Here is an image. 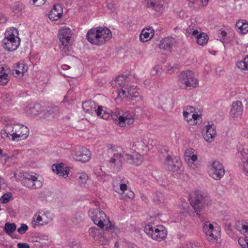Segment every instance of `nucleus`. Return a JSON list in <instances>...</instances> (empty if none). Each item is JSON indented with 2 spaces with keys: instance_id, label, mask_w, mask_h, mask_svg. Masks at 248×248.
I'll list each match as a JSON object with an SVG mask.
<instances>
[{
  "instance_id": "f257e3e1",
  "label": "nucleus",
  "mask_w": 248,
  "mask_h": 248,
  "mask_svg": "<svg viewBox=\"0 0 248 248\" xmlns=\"http://www.w3.org/2000/svg\"><path fill=\"white\" fill-rule=\"evenodd\" d=\"M112 34L108 29H103L99 27L89 30L86 35L89 42L95 45H101L108 41L111 38Z\"/></svg>"
},
{
  "instance_id": "f03ea898",
  "label": "nucleus",
  "mask_w": 248,
  "mask_h": 248,
  "mask_svg": "<svg viewBox=\"0 0 248 248\" xmlns=\"http://www.w3.org/2000/svg\"><path fill=\"white\" fill-rule=\"evenodd\" d=\"M178 84L183 89L196 88L199 84L197 78L194 77V74L191 71L181 72L178 77Z\"/></svg>"
},
{
  "instance_id": "7ed1b4c3",
  "label": "nucleus",
  "mask_w": 248,
  "mask_h": 248,
  "mask_svg": "<svg viewBox=\"0 0 248 248\" xmlns=\"http://www.w3.org/2000/svg\"><path fill=\"white\" fill-rule=\"evenodd\" d=\"M144 231L152 239L158 241H161L165 239L167 235L166 229L161 225L155 228L148 224L146 225Z\"/></svg>"
},
{
  "instance_id": "20e7f679",
  "label": "nucleus",
  "mask_w": 248,
  "mask_h": 248,
  "mask_svg": "<svg viewBox=\"0 0 248 248\" xmlns=\"http://www.w3.org/2000/svg\"><path fill=\"white\" fill-rule=\"evenodd\" d=\"M209 198L197 191L194 193V196L191 199V205L193 207L195 212L199 215L198 212L203 208L204 205L207 204Z\"/></svg>"
},
{
  "instance_id": "39448f33",
  "label": "nucleus",
  "mask_w": 248,
  "mask_h": 248,
  "mask_svg": "<svg viewBox=\"0 0 248 248\" xmlns=\"http://www.w3.org/2000/svg\"><path fill=\"white\" fill-rule=\"evenodd\" d=\"M33 173L25 172L21 180L22 185L29 189H34L42 186V183Z\"/></svg>"
},
{
  "instance_id": "423d86ee",
  "label": "nucleus",
  "mask_w": 248,
  "mask_h": 248,
  "mask_svg": "<svg viewBox=\"0 0 248 248\" xmlns=\"http://www.w3.org/2000/svg\"><path fill=\"white\" fill-rule=\"evenodd\" d=\"M115 122V124L120 127H125L132 124L134 122V118L132 116L124 114L123 115H120L119 111L111 112L110 111V116Z\"/></svg>"
},
{
  "instance_id": "0eeeda50",
  "label": "nucleus",
  "mask_w": 248,
  "mask_h": 248,
  "mask_svg": "<svg viewBox=\"0 0 248 248\" xmlns=\"http://www.w3.org/2000/svg\"><path fill=\"white\" fill-rule=\"evenodd\" d=\"M209 175L213 179L220 180L225 174V170L222 164L218 161H214L209 169Z\"/></svg>"
},
{
  "instance_id": "6e6552de",
  "label": "nucleus",
  "mask_w": 248,
  "mask_h": 248,
  "mask_svg": "<svg viewBox=\"0 0 248 248\" xmlns=\"http://www.w3.org/2000/svg\"><path fill=\"white\" fill-rule=\"evenodd\" d=\"M29 133V130L27 126L23 125L16 124L13 127L11 135L12 137L13 140H20L26 139Z\"/></svg>"
},
{
  "instance_id": "1a4fd4ad",
  "label": "nucleus",
  "mask_w": 248,
  "mask_h": 248,
  "mask_svg": "<svg viewBox=\"0 0 248 248\" xmlns=\"http://www.w3.org/2000/svg\"><path fill=\"white\" fill-rule=\"evenodd\" d=\"M89 215L93 222L100 228L104 227V222L105 221L106 215L99 209H91L89 211Z\"/></svg>"
},
{
  "instance_id": "9d476101",
  "label": "nucleus",
  "mask_w": 248,
  "mask_h": 248,
  "mask_svg": "<svg viewBox=\"0 0 248 248\" xmlns=\"http://www.w3.org/2000/svg\"><path fill=\"white\" fill-rule=\"evenodd\" d=\"M91 155V152L88 149L83 146H78L76 148L74 158L77 161L85 162L89 161Z\"/></svg>"
},
{
  "instance_id": "9b49d317",
  "label": "nucleus",
  "mask_w": 248,
  "mask_h": 248,
  "mask_svg": "<svg viewBox=\"0 0 248 248\" xmlns=\"http://www.w3.org/2000/svg\"><path fill=\"white\" fill-rule=\"evenodd\" d=\"M72 37V33L70 29L68 28H62L59 31L58 37L64 46H68L70 43V40Z\"/></svg>"
},
{
  "instance_id": "f8f14e48",
  "label": "nucleus",
  "mask_w": 248,
  "mask_h": 248,
  "mask_svg": "<svg viewBox=\"0 0 248 248\" xmlns=\"http://www.w3.org/2000/svg\"><path fill=\"white\" fill-rule=\"evenodd\" d=\"M243 111V106L241 101H237L232 105L230 110V116L234 119L240 118Z\"/></svg>"
},
{
  "instance_id": "ddd939ff",
  "label": "nucleus",
  "mask_w": 248,
  "mask_h": 248,
  "mask_svg": "<svg viewBox=\"0 0 248 248\" xmlns=\"http://www.w3.org/2000/svg\"><path fill=\"white\" fill-rule=\"evenodd\" d=\"M10 39H4L3 40V47L8 51H13L17 48L20 45L19 38Z\"/></svg>"
},
{
  "instance_id": "4468645a",
  "label": "nucleus",
  "mask_w": 248,
  "mask_h": 248,
  "mask_svg": "<svg viewBox=\"0 0 248 248\" xmlns=\"http://www.w3.org/2000/svg\"><path fill=\"white\" fill-rule=\"evenodd\" d=\"M59 108L54 105L48 106L44 110L42 118L46 120H51L53 119L59 113Z\"/></svg>"
},
{
  "instance_id": "2eb2a0df",
  "label": "nucleus",
  "mask_w": 248,
  "mask_h": 248,
  "mask_svg": "<svg viewBox=\"0 0 248 248\" xmlns=\"http://www.w3.org/2000/svg\"><path fill=\"white\" fill-rule=\"evenodd\" d=\"M124 160V156L119 153H114L109 162L111 167H113L117 171L121 169Z\"/></svg>"
},
{
  "instance_id": "dca6fc26",
  "label": "nucleus",
  "mask_w": 248,
  "mask_h": 248,
  "mask_svg": "<svg viewBox=\"0 0 248 248\" xmlns=\"http://www.w3.org/2000/svg\"><path fill=\"white\" fill-rule=\"evenodd\" d=\"M63 14V9L60 4H55L50 12L48 17L52 21H57L60 19Z\"/></svg>"
},
{
  "instance_id": "f3484780",
  "label": "nucleus",
  "mask_w": 248,
  "mask_h": 248,
  "mask_svg": "<svg viewBox=\"0 0 248 248\" xmlns=\"http://www.w3.org/2000/svg\"><path fill=\"white\" fill-rule=\"evenodd\" d=\"M176 163H174L171 156L168 155L165 158L164 165L170 171H177L179 169V165L180 163L177 160Z\"/></svg>"
},
{
  "instance_id": "a211bd4d",
  "label": "nucleus",
  "mask_w": 248,
  "mask_h": 248,
  "mask_svg": "<svg viewBox=\"0 0 248 248\" xmlns=\"http://www.w3.org/2000/svg\"><path fill=\"white\" fill-rule=\"evenodd\" d=\"M206 128V132L203 135V138L206 141L212 142L216 135V126L214 124H208Z\"/></svg>"
},
{
  "instance_id": "6ab92c4d",
  "label": "nucleus",
  "mask_w": 248,
  "mask_h": 248,
  "mask_svg": "<svg viewBox=\"0 0 248 248\" xmlns=\"http://www.w3.org/2000/svg\"><path fill=\"white\" fill-rule=\"evenodd\" d=\"M192 35L195 37L197 43L200 46H203L205 45L208 41L209 37L207 34L206 33H199L198 30H195L193 31Z\"/></svg>"
},
{
  "instance_id": "aec40b11",
  "label": "nucleus",
  "mask_w": 248,
  "mask_h": 248,
  "mask_svg": "<svg viewBox=\"0 0 248 248\" xmlns=\"http://www.w3.org/2000/svg\"><path fill=\"white\" fill-rule=\"evenodd\" d=\"M174 42V39L172 37H166L163 39L159 44L160 49L171 51L172 46Z\"/></svg>"
},
{
  "instance_id": "412c9836",
  "label": "nucleus",
  "mask_w": 248,
  "mask_h": 248,
  "mask_svg": "<svg viewBox=\"0 0 248 248\" xmlns=\"http://www.w3.org/2000/svg\"><path fill=\"white\" fill-rule=\"evenodd\" d=\"M154 30L151 28L144 29L140 35V40L142 42H146L150 40L154 36Z\"/></svg>"
},
{
  "instance_id": "4be33fe9",
  "label": "nucleus",
  "mask_w": 248,
  "mask_h": 248,
  "mask_svg": "<svg viewBox=\"0 0 248 248\" xmlns=\"http://www.w3.org/2000/svg\"><path fill=\"white\" fill-rule=\"evenodd\" d=\"M82 107L86 113L93 114L95 113L97 106L94 101L89 100L83 102Z\"/></svg>"
},
{
  "instance_id": "5701e85b",
  "label": "nucleus",
  "mask_w": 248,
  "mask_h": 248,
  "mask_svg": "<svg viewBox=\"0 0 248 248\" xmlns=\"http://www.w3.org/2000/svg\"><path fill=\"white\" fill-rule=\"evenodd\" d=\"M95 113L98 116L105 120L108 119L110 116V110L101 106L97 107Z\"/></svg>"
},
{
  "instance_id": "b1692460",
  "label": "nucleus",
  "mask_w": 248,
  "mask_h": 248,
  "mask_svg": "<svg viewBox=\"0 0 248 248\" xmlns=\"http://www.w3.org/2000/svg\"><path fill=\"white\" fill-rule=\"evenodd\" d=\"M147 6L156 11L160 12L163 7V4L161 1L156 0H148Z\"/></svg>"
},
{
  "instance_id": "393cba45",
  "label": "nucleus",
  "mask_w": 248,
  "mask_h": 248,
  "mask_svg": "<svg viewBox=\"0 0 248 248\" xmlns=\"http://www.w3.org/2000/svg\"><path fill=\"white\" fill-rule=\"evenodd\" d=\"M52 170L59 176L64 177H66L68 174L67 170H65L62 166L59 164H54L52 166Z\"/></svg>"
},
{
  "instance_id": "a878e982",
  "label": "nucleus",
  "mask_w": 248,
  "mask_h": 248,
  "mask_svg": "<svg viewBox=\"0 0 248 248\" xmlns=\"http://www.w3.org/2000/svg\"><path fill=\"white\" fill-rule=\"evenodd\" d=\"M15 71L16 74L19 75L20 74H23L28 71V65L24 62H19L15 64Z\"/></svg>"
},
{
  "instance_id": "bb28decb",
  "label": "nucleus",
  "mask_w": 248,
  "mask_h": 248,
  "mask_svg": "<svg viewBox=\"0 0 248 248\" xmlns=\"http://www.w3.org/2000/svg\"><path fill=\"white\" fill-rule=\"evenodd\" d=\"M16 226L15 223L6 222L4 225V231L6 234L11 235L16 231Z\"/></svg>"
},
{
  "instance_id": "cd10ccee",
  "label": "nucleus",
  "mask_w": 248,
  "mask_h": 248,
  "mask_svg": "<svg viewBox=\"0 0 248 248\" xmlns=\"http://www.w3.org/2000/svg\"><path fill=\"white\" fill-rule=\"evenodd\" d=\"M18 31L17 29L16 28H11L10 30L6 31L5 33V37L4 39H10L13 40L12 38H16L17 39Z\"/></svg>"
},
{
  "instance_id": "c85d7f7f",
  "label": "nucleus",
  "mask_w": 248,
  "mask_h": 248,
  "mask_svg": "<svg viewBox=\"0 0 248 248\" xmlns=\"http://www.w3.org/2000/svg\"><path fill=\"white\" fill-rule=\"evenodd\" d=\"M90 235L96 240H97L99 235L104 232V231L96 228H91L89 231Z\"/></svg>"
},
{
  "instance_id": "c756f323",
  "label": "nucleus",
  "mask_w": 248,
  "mask_h": 248,
  "mask_svg": "<svg viewBox=\"0 0 248 248\" xmlns=\"http://www.w3.org/2000/svg\"><path fill=\"white\" fill-rule=\"evenodd\" d=\"M236 66L241 70L248 71V55L243 61L237 62Z\"/></svg>"
},
{
  "instance_id": "7c9ffc66",
  "label": "nucleus",
  "mask_w": 248,
  "mask_h": 248,
  "mask_svg": "<svg viewBox=\"0 0 248 248\" xmlns=\"http://www.w3.org/2000/svg\"><path fill=\"white\" fill-rule=\"evenodd\" d=\"M77 177H78L77 180L78 182L80 185L86 184L88 179V176L85 172L78 173Z\"/></svg>"
},
{
  "instance_id": "2f4dec72",
  "label": "nucleus",
  "mask_w": 248,
  "mask_h": 248,
  "mask_svg": "<svg viewBox=\"0 0 248 248\" xmlns=\"http://www.w3.org/2000/svg\"><path fill=\"white\" fill-rule=\"evenodd\" d=\"M94 173L98 180H102L103 181L106 180L107 174L105 171L102 170L100 167L95 169L94 170Z\"/></svg>"
},
{
  "instance_id": "473e14b6",
  "label": "nucleus",
  "mask_w": 248,
  "mask_h": 248,
  "mask_svg": "<svg viewBox=\"0 0 248 248\" xmlns=\"http://www.w3.org/2000/svg\"><path fill=\"white\" fill-rule=\"evenodd\" d=\"M154 201L157 204L162 202L164 201L163 194L160 192H156L154 195Z\"/></svg>"
},
{
  "instance_id": "72a5a7b5",
  "label": "nucleus",
  "mask_w": 248,
  "mask_h": 248,
  "mask_svg": "<svg viewBox=\"0 0 248 248\" xmlns=\"http://www.w3.org/2000/svg\"><path fill=\"white\" fill-rule=\"evenodd\" d=\"M13 196L11 193L7 192L5 193L0 199V202L2 203H7L12 200Z\"/></svg>"
},
{
  "instance_id": "f704fd0d",
  "label": "nucleus",
  "mask_w": 248,
  "mask_h": 248,
  "mask_svg": "<svg viewBox=\"0 0 248 248\" xmlns=\"http://www.w3.org/2000/svg\"><path fill=\"white\" fill-rule=\"evenodd\" d=\"M133 146L135 147L138 151L140 152L141 150H144L143 147H146L144 142L141 140H139L135 141Z\"/></svg>"
},
{
  "instance_id": "c9c22d12",
  "label": "nucleus",
  "mask_w": 248,
  "mask_h": 248,
  "mask_svg": "<svg viewBox=\"0 0 248 248\" xmlns=\"http://www.w3.org/2000/svg\"><path fill=\"white\" fill-rule=\"evenodd\" d=\"M47 214H50L49 213H46V214H44L43 215V217H41V216L40 215H38L37 217H36V220L37 221H43V223H42L41 225H43L44 224H46L48 222H50V221H51L52 220V217H49V218H48L47 219H45V217H46V215Z\"/></svg>"
},
{
  "instance_id": "e433bc0d",
  "label": "nucleus",
  "mask_w": 248,
  "mask_h": 248,
  "mask_svg": "<svg viewBox=\"0 0 248 248\" xmlns=\"http://www.w3.org/2000/svg\"><path fill=\"white\" fill-rule=\"evenodd\" d=\"M101 245H106L108 244V239L103 235V233H101L97 240H95Z\"/></svg>"
},
{
  "instance_id": "4c0bfd02",
  "label": "nucleus",
  "mask_w": 248,
  "mask_h": 248,
  "mask_svg": "<svg viewBox=\"0 0 248 248\" xmlns=\"http://www.w3.org/2000/svg\"><path fill=\"white\" fill-rule=\"evenodd\" d=\"M162 72V67L160 65L157 64L152 71L151 74L153 76L160 74Z\"/></svg>"
},
{
  "instance_id": "58836bf2",
  "label": "nucleus",
  "mask_w": 248,
  "mask_h": 248,
  "mask_svg": "<svg viewBox=\"0 0 248 248\" xmlns=\"http://www.w3.org/2000/svg\"><path fill=\"white\" fill-rule=\"evenodd\" d=\"M8 74H2L0 75V85H5L8 83L9 81Z\"/></svg>"
},
{
  "instance_id": "ea45409f",
  "label": "nucleus",
  "mask_w": 248,
  "mask_h": 248,
  "mask_svg": "<svg viewBox=\"0 0 248 248\" xmlns=\"http://www.w3.org/2000/svg\"><path fill=\"white\" fill-rule=\"evenodd\" d=\"M204 232H205L206 236L207 237V239L209 241L213 240V239H215V236L214 235L213 231L214 230H203Z\"/></svg>"
},
{
  "instance_id": "a19ab883",
  "label": "nucleus",
  "mask_w": 248,
  "mask_h": 248,
  "mask_svg": "<svg viewBox=\"0 0 248 248\" xmlns=\"http://www.w3.org/2000/svg\"><path fill=\"white\" fill-rule=\"evenodd\" d=\"M24 6L22 4H17L13 6L12 10L14 13L18 14L21 12Z\"/></svg>"
},
{
  "instance_id": "79ce46f5",
  "label": "nucleus",
  "mask_w": 248,
  "mask_h": 248,
  "mask_svg": "<svg viewBox=\"0 0 248 248\" xmlns=\"http://www.w3.org/2000/svg\"><path fill=\"white\" fill-rule=\"evenodd\" d=\"M125 80V77H124L123 75L119 76L116 78L114 80L115 84L114 86H116L117 84L121 86L122 84L123 83V81Z\"/></svg>"
},
{
  "instance_id": "37998d69",
  "label": "nucleus",
  "mask_w": 248,
  "mask_h": 248,
  "mask_svg": "<svg viewBox=\"0 0 248 248\" xmlns=\"http://www.w3.org/2000/svg\"><path fill=\"white\" fill-rule=\"evenodd\" d=\"M28 229V226L26 224L22 223L21 226L17 229V232L20 234H24Z\"/></svg>"
},
{
  "instance_id": "c03bdc74",
  "label": "nucleus",
  "mask_w": 248,
  "mask_h": 248,
  "mask_svg": "<svg viewBox=\"0 0 248 248\" xmlns=\"http://www.w3.org/2000/svg\"><path fill=\"white\" fill-rule=\"evenodd\" d=\"M41 111V107L39 105H35L34 107L31 108V113L34 115L39 114Z\"/></svg>"
},
{
  "instance_id": "a18cd8bd",
  "label": "nucleus",
  "mask_w": 248,
  "mask_h": 248,
  "mask_svg": "<svg viewBox=\"0 0 248 248\" xmlns=\"http://www.w3.org/2000/svg\"><path fill=\"white\" fill-rule=\"evenodd\" d=\"M128 93V88L125 89H122V91L119 93V96L120 97L124 96L125 98H128L129 94Z\"/></svg>"
},
{
  "instance_id": "49530a36",
  "label": "nucleus",
  "mask_w": 248,
  "mask_h": 248,
  "mask_svg": "<svg viewBox=\"0 0 248 248\" xmlns=\"http://www.w3.org/2000/svg\"><path fill=\"white\" fill-rule=\"evenodd\" d=\"M240 31L242 33L245 34L248 32V23L244 22Z\"/></svg>"
},
{
  "instance_id": "de8ad7c7",
  "label": "nucleus",
  "mask_w": 248,
  "mask_h": 248,
  "mask_svg": "<svg viewBox=\"0 0 248 248\" xmlns=\"http://www.w3.org/2000/svg\"><path fill=\"white\" fill-rule=\"evenodd\" d=\"M108 8L112 12H114L116 9V6L113 0H111L110 2L108 3Z\"/></svg>"
},
{
  "instance_id": "09e8293b",
  "label": "nucleus",
  "mask_w": 248,
  "mask_h": 248,
  "mask_svg": "<svg viewBox=\"0 0 248 248\" xmlns=\"http://www.w3.org/2000/svg\"><path fill=\"white\" fill-rule=\"evenodd\" d=\"M203 230H214V226L212 224H209L208 222H206L204 223V225L203 227Z\"/></svg>"
},
{
  "instance_id": "8fccbe9b",
  "label": "nucleus",
  "mask_w": 248,
  "mask_h": 248,
  "mask_svg": "<svg viewBox=\"0 0 248 248\" xmlns=\"http://www.w3.org/2000/svg\"><path fill=\"white\" fill-rule=\"evenodd\" d=\"M186 159H187L188 161H191L194 162L197 160V156L196 155H193L191 156L186 155Z\"/></svg>"
},
{
  "instance_id": "3c124183",
  "label": "nucleus",
  "mask_w": 248,
  "mask_h": 248,
  "mask_svg": "<svg viewBox=\"0 0 248 248\" xmlns=\"http://www.w3.org/2000/svg\"><path fill=\"white\" fill-rule=\"evenodd\" d=\"M17 246L18 248H30L29 245L27 243H18Z\"/></svg>"
},
{
  "instance_id": "603ef678",
  "label": "nucleus",
  "mask_w": 248,
  "mask_h": 248,
  "mask_svg": "<svg viewBox=\"0 0 248 248\" xmlns=\"http://www.w3.org/2000/svg\"><path fill=\"white\" fill-rule=\"evenodd\" d=\"M109 229L113 230V231L115 233H119L120 232V230L118 227H116L115 225H110Z\"/></svg>"
},
{
  "instance_id": "864d4df0",
  "label": "nucleus",
  "mask_w": 248,
  "mask_h": 248,
  "mask_svg": "<svg viewBox=\"0 0 248 248\" xmlns=\"http://www.w3.org/2000/svg\"><path fill=\"white\" fill-rule=\"evenodd\" d=\"M7 21L6 17L2 14H0V24H4Z\"/></svg>"
},
{
  "instance_id": "5fc2aeb1",
  "label": "nucleus",
  "mask_w": 248,
  "mask_h": 248,
  "mask_svg": "<svg viewBox=\"0 0 248 248\" xmlns=\"http://www.w3.org/2000/svg\"><path fill=\"white\" fill-rule=\"evenodd\" d=\"M244 21L243 20H239L236 23V27L240 30L242 25H243Z\"/></svg>"
},
{
  "instance_id": "6e6d98bb",
  "label": "nucleus",
  "mask_w": 248,
  "mask_h": 248,
  "mask_svg": "<svg viewBox=\"0 0 248 248\" xmlns=\"http://www.w3.org/2000/svg\"><path fill=\"white\" fill-rule=\"evenodd\" d=\"M225 229L227 230H231V224L230 222H228L226 221L224 223Z\"/></svg>"
},
{
  "instance_id": "4d7b16f0",
  "label": "nucleus",
  "mask_w": 248,
  "mask_h": 248,
  "mask_svg": "<svg viewBox=\"0 0 248 248\" xmlns=\"http://www.w3.org/2000/svg\"><path fill=\"white\" fill-rule=\"evenodd\" d=\"M128 93H129V98H132L133 97H136V95L132 91L131 89L128 88Z\"/></svg>"
},
{
  "instance_id": "13d9d810",
  "label": "nucleus",
  "mask_w": 248,
  "mask_h": 248,
  "mask_svg": "<svg viewBox=\"0 0 248 248\" xmlns=\"http://www.w3.org/2000/svg\"><path fill=\"white\" fill-rule=\"evenodd\" d=\"M242 227L243 230H245V235L246 236V237L248 238V226L245 224H242Z\"/></svg>"
},
{
  "instance_id": "bf43d9fd",
  "label": "nucleus",
  "mask_w": 248,
  "mask_h": 248,
  "mask_svg": "<svg viewBox=\"0 0 248 248\" xmlns=\"http://www.w3.org/2000/svg\"><path fill=\"white\" fill-rule=\"evenodd\" d=\"M185 110H186L188 111V112H190V114L191 113L194 112L195 110V108L194 107L192 106H187L185 108Z\"/></svg>"
},
{
  "instance_id": "052dcab7",
  "label": "nucleus",
  "mask_w": 248,
  "mask_h": 248,
  "mask_svg": "<svg viewBox=\"0 0 248 248\" xmlns=\"http://www.w3.org/2000/svg\"><path fill=\"white\" fill-rule=\"evenodd\" d=\"M120 189L123 191L124 192L125 190H127V186L125 184L121 183L120 184Z\"/></svg>"
},
{
  "instance_id": "680f3d73",
  "label": "nucleus",
  "mask_w": 248,
  "mask_h": 248,
  "mask_svg": "<svg viewBox=\"0 0 248 248\" xmlns=\"http://www.w3.org/2000/svg\"><path fill=\"white\" fill-rule=\"evenodd\" d=\"M190 114L189 112H188L186 110H185L183 111V116L185 119L186 120L187 122H189V120L188 119V116Z\"/></svg>"
},
{
  "instance_id": "e2e57ef3",
  "label": "nucleus",
  "mask_w": 248,
  "mask_h": 248,
  "mask_svg": "<svg viewBox=\"0 0 248 248\" xmlns=\"http://www.w3.org/2000/svg\"><path fill=\"white\" fill-rule=\"evenodd\" d=\"M126 196L130 199H132L134 197V194L132 191L128 190V192L126 194Z\"/></svg>"
},
{
  "instance_id": "0e129e2a",
  "label": "nucleus",
  "mask_w": 248,
  "mask_h": 248,
  "mask_svg": "<svg viewBox=\"0 0 248 248\" xmlns=\"http://www.w3.org/2000/svg\"><path fill=\"white\" fill-rule=\"evenodd\" d=\"M46 1V0H38V3L36 4V6H40L44 5Z\"/></svg>"
},
{
  "instance_id": "69168bd1",
  "label": "nucleus",
  "mask_w": 248,
  "mask_h": 248,
  "mask_svg": "<svg viewBox=\"0 0 248 248\" xmlns=\"http://www.w3.org/2000/svg\"><path fill=\"white\" fill-rule=\"evenodd\" d=\"M126 156H127V159L128 160H131L130 161H129L130 163L133 164L134 163V162H133V160L134 158L132 155H127Z\"/></svg>"
},
{
  "instance_id": "338daca9",
  "label": "nucleus",
  "mask_w": 248,
  "mask_h": 248,
  "mask_svg": "<svg viewBox=\"0 0 248 248\" xmlns=\"http://www.w3.org/2000/svg\"><path fill=\"white\" fill-rule=\"evenodd\" d=\"M7 131H8V129H6V130L4 129V130H1V136L2 137L3 134H6V136L8 137H9L8 135L9 134L11 135V134L10 133V132L9 131L8 133Z\"/></svg>"
},
{
  "instance_id": "774afa93",
  "label": "nucleus",
  "mask_w": 248,
  "mask_h": 248,
  "mask_svg": "<svg viewBox=\"0 0 248 248\" xmlns=\"http://www.w3.org/2000/svg\"><path fill=\"white\" fill-rule=\"evenodd\" d=\"M220 35H221V36L222 38L223 39H225V37L226 36V35H227V33H226V32L225 31H224V30L221 31V32H220Z\"/></svg>"
}]
</instances>
